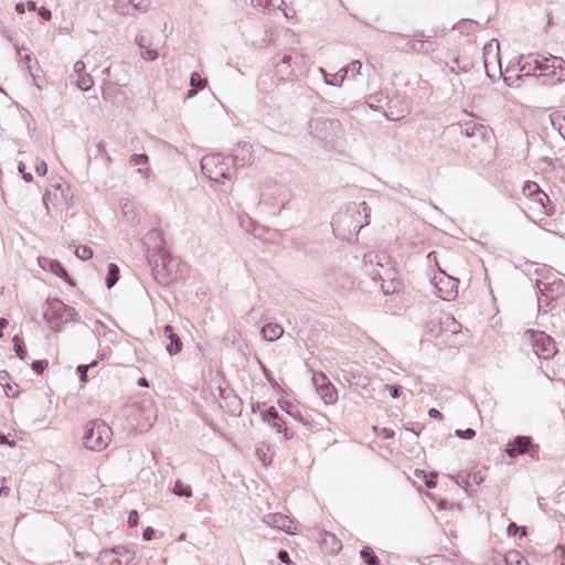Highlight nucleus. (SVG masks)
I'll return each mask as SVG.
<instances>
[{"label":"nucleus","instance_id":"f257e3e1","mask_svg":"<svg viewBox=\"0 0 565 565\" xmlns=\"http://www.w3.org/2000/svg\"><path fill=\"white\" fill-rule=\"evenodd\" d=\"M309 134L323 147L332 145L342 134L341 122L333 118H313L308 124Z\"/></svg>","mask_w":565,"mask_h":565},{"label":"nucleus","instance_id":"f03ea898","mask_svg":"<svg viewBox=\"0 0 565 565\" xmlns=\"http://www.w3.org/2000/svg\"><path fill=\"white\" fill-rule=\"evenodd\" d=\"M148 263L151 266L153 277L162 285H169L178 279L179 263L177 259L168 258L161 252H153L148 255Z\"/></svg>","mask_w":565,"mask_h":565},{"label":"nucleus","instance_id":"7ed1b4c3","mask_svg":"<svg viewBox=\"0 0 565 565\" xmlns=\"http://www.w3.org/2000/svg\"><path fill=\"white\" fill-rule=\"evenodd\" d=\"M533 57L534 71H540V76L548 77L551 84H556L565 81V61L559 56L548 55H534Z\"/></svg>","mask_w":565,"mask_h":565},{"label":"nucleus","instance_id":"20e7f679","mask_svg":"<svg viewBox=\"0 0 565 565\" xmlns=\"http://www.w3.org/2000/svg\"><path fill=\"white\" fill-rule=\"evenodd\" d=\"M111 434L110 427L103 420H92L86 425L83 444L92 451H100L110 443Z\"/></svg>","mask_w":565,"mask_h":565},{"label":"nucleus","instance_id":"39448f33","mask_svg":"<svg viewBox=\"0 0 565 565\" xmlns=\"http://www.w3.org/2000/svg\"><path fill=\"white\" fill-rule=\"evenodd\" d=\"M200 163L203 174L213 182L232 179L230 158L222 153L204 156Z\"/></svg>","mask_w":565,"mask_h":565},{"label":"nucleus","instance_id":"423d86ee","mask_svg":"<svg viewBox=\"0 0 565 565\" xmlns=\"http://www.w3.org/2000/svg\"><path fill=\"white\" fill-rule=\"evenodd\" d=\"M273 58L275 66L274 77L280 83L292 82L297 78L298 71L303 64V56L295 51L286 53L280 60Z\"/></svg>","mask_w":565,"mask_h":565},{"label":"nucleus","instance_id":"0eeeda50","mask_svg":"<svg viewBox=\"0 0 565 565\" xmlns=\"http://www.w3.org/2000/svg\"><path fill=\"white\" fill-rule=\"evenodd\" d=\"M76 315L73 307L63 303L58 299H54L49 302V309L44 312L43 317L53 331L61 332L65 323L75 320Z\"/></svg>","mask_w":565,"mask_h":565},{"label":"nucleus","instance_id":"6e6552de","mask_svg":"<svg viewBox=\"0 0 565 565\" xmlns=\"http://www.w3.org/2000/svg\"><path fill=\"white\" fill-rule=\"evenodd\" d=\"M526 333L531 334L533 350L540 359L553 358L556 353L555 341L542 331L527 330Z\"/></svg>","mask_w":565,"mask_h":565},{"label":"nucleus","instance_id":"1a4fd4ad","mask_svg":"<svg viewBox=\"0 0 565 565\" xmlns=\"http://www.w3.org/2000/svg\"><path fill=\"white\" fill-rule=\"evenodd\" d=\"M505 452L510 458H515L522 454H527L531 458H534L539 452V445L533 444L529 436H518L507 445Z\"/></svg>","mask_w":565,"mask_h":565},{"label":"nucleus","instance_id":"9d476101","mask_svg":"<svg viewBox=\"0 0 565 565\" xmlns=\"http://www.w3.org/2000/svg\"><path fill=\"white\" fill-rule=\"evenodd\" d=\"M231 160L234 170L252 164L254 160L253 146L247 141L237 142L233 149Z\"/></svg>","mask_w":565,"mask_h":565},{"label":"nucleus","instance_id":"9b49d317","mask_svg":"<svg viewBox=\"0 0 565 565\" xmlns=\"http://www.w3.org/2000/svg\"><path fill=\"white\" fill-rule=\"evenodd\" d=\"M409 113V106L402 96L390 97V104L385 106L383 115L393 121L403 119Z\"/></svg>","mask_w":565,"mask_h":565},{"label":"nucleus","instance_id":"f8f14e48","mask_svg":"<svg viewBox=\"0 0 565 565\" xmlns=\"http://www.w3.org/2000/svg\"><path fill=\"white\" fill-rule=\"evenodd\" d=\"M38 263L42 269L53 273L70 285L74 284L67 270L58 260L45 256H40L38 258Z\"/></svg>","mask_w":565,"mask_h":565},{"label":"nucleus","instance_id":"ddd939ff","mask_svg":"<svg viewBox=\"0 0 565 565\" xmlns=\"http://www.w3.org/2000/svg\"><path fill=\"white\" fill-rule=\"evenodd\" d=\"M361 68H362V64L360 61L356 60V61L351 62L349 65H347L345 67H343L340 71L343 74L340 75L339 82H328L327 81V71L322 67H320V73L323 75V79L327 85L341 87L345 77L351 76L352 78H354L358 74H360Z\"/></svg>","mask_w":565,"mask_h":565},{"label":"nucleus","instance_id":"4468645a","mask_svg":"<svg viewBox=\"0 0 565 565\" xmlns=\"http://www.w3.org/2000/svg\"><path fill=\"white\" fill-rule=\"evenodd\" d=\"M531 202L533 203V206L530 209L536 211L537 213L547 216L554 214V206L552 205L548 195L543 190L536 193Z\"/></svg>","mask_w":565,"mask_h":565},{"label":"nucleus","instance_id":"2eb2a0df","mask_svg":"<svg viewBox=\"0 0 565 565\" xmlns=\"http://www.w3.org/2000/svg\"><path fill=\"white\" fill-rule=\"evenodd\" d=\"M321 385H318L317 392L327 404H333L338 399V392L332 383L323 373H320Z\"/></svg>","mask_w":565,"mask_h":565},{"label":"nucleus","instance_id":"dca6fc26","mask_svg":"<svg viewBox=\"0 0 565 565\" xmlns=\"http://www.w3.org/2000/svg\"><path fill=\"white\" fill-rule=\"evenodd\" d=\"M265 522L278 530L289 532L292 521L282 513H269L265 516Z\"/></svg>","mask_w":565,"mask_h":565},{"label":"nucleus","instance_id":"f3484780","mask_svg":"<svg viewBox=\"0 0 565 565\" xmlns=\"http://www.w3.org/2000/svg\"><path fill=\"white\" fill-rule=\"evenodd\" d=\"M164 335L169 340V344L167 345V352L170 355H175L182 350V341L179 335L174 332L173 328L170 324H167L163 328Z\"/></svg>","mask_w":565,"mask_h":565},{"label":"nucleus","instance_id":"a211bd4d","mask_svg":"<svg viewBox=\"0 0 565 565\" xmlns=\"http://www.w3.org/2000/svg\"><path fill=\"white\" fill-rule=\"evenodd\" d=\"M387 103L390 104V97L382 92L371 94L366 99V104L373 110L381 111L382 114L384 113Z\"/></svg>","mask_w":565,"mask_h":565},{"label":"nucleus","instance_id":"6ab92c4d","mask_svg":"<svg viewBox=\"0 0 565 565\" xmlns=\"http://www.w3.org/2000/svg\"><path fill=\"white\" fill-rule=\"evenodd\" d=\"M260 333L266 341L271 342L282 335L284 329L279 324L267 323L262 328Z\"/></svg>","mask_w":565,"mask_h":565},{"label":"nucleus","instance_id":"aec40b11","mask_svg":"<svg viewBox=\"0 0 565 565\" xmlns=\"http://www.w3.org/2000/svg\"><path fill=\"white\" fill-rule=\"evenodd\" d=\"M107 550L118 556L122 565H129L135 558V553L125 545H117Z\"/></svg>","mask_w":565,"mask_h":565},{"label":"nucleus","instance_id":"412c9836","mask_svg":"<svg viewBox=\"0 0 565 565\" xmlns=\"http://www.w3.org/2000/svg\"><path fill=\"white\" fill-rule=\"evenodd\" d=\"M492 54V57L499 63V68L501 70L500 60H499V43L497 42V52L492 50V43L490 42L488 45L483 47V63L487 76L489 78H493L494 76L490 74L489 71V55ZM500 75L502 76V72L500 71Z\"/></svg>","mask_w":565,"mask_h":565},{"label":"nucleus","instance_id":"4be33fe9","mask_svg":"<svg viewBox=\"0 0 565 565\" xmlns=\"http://www.w3.org/2000/svg\"><path fill=\"white\" fill-rule=\"evenodd\" d=\"M535 286L537 288V303L539 308L543 306V303L547 305L550 299H553L554 297L550 295L548 292V284L544 282L543 280L537 279L535 282Z\"/></svg>","mask_w":565,"mask_h":565},{"label":"nucleus","instance_id":"5701e85b","mask_svg":"<svg viewBox=\"0 0 565 565\" xmlns=\"http://www.w3.org/2000/svg\"><path fill=\"white\" fill-rule=\"evenodd\" d=\"M322 544L330 553H338L341 547V541L332 533L324 532L322 535Z\"/></svg>","mask_w":565,"mask_h":565},{"label":"nucleus","instance_id":"b1692460","mask_svg":"<svg viewBox=\"0 0 565 565\" xmlns=\"http://www.w3.org/2000/svg\"><path fill=\"white\" fill-rule=\"evenodd\" d=\"M97 563L99 565H122L120 558L109 552L107 548H104L99 552L97 557Z\"/></svg>","mask_w":565,"mask_h":565},{"label":"nucleus","instance_id":"393cba45","mask_svg":"<svg viewBox=\"0 0 565 565\" xmlns=\"http://www.w3.org/2000/svg\"><path fill=\"white\" fill-rule=\"evenodd\" d=\"M113 7L119 15H129L134 12V0H115Z\"/></svg>","mask_w":565,"mask_h":565},{"label":"nucleus","instance_id":"a878e982","mask_svg":"<svg viewBox=\"0 0 565 565\" xmlns=\"http://www.w3.org/2000/svg\"><path fill=\"white\" fill-rule=\"evenodd\" d=\"M448 282H451V287L449 289L444 290L440 285L436 284V287L439 291V297L444 300H451L457 296V284L456 280H451L450 277L447 278Z\"/></svg>","mask_w":565,"mask_h":565},{"label":"nucleus","instance_id":"bb28decb","mask_svg":"<svg viewBox=\"0 0 565 565\" xmlns=\"http://www.w3.org/2000/svg\"><path fill=\"white\" fill-rule=\"evenodd\" d=\"M119 279V268L116 264L111 263L108 265V273L106 276V286L107 288L114 287Z\"/></svg>","mask_w":565,"mask_h":565},{"label":"nucleus","instance_id":"cd10ccee","mask_svg":"<svg viewBox=\"0 0 565 565\" xmlns=\"http://www.w3.org/2000/svg\"><path fill=\"white\" fill-rule=\"evenodd\" d=\"M507 565H527L526 559L518 551H509L504 556Z\"/></svg>","mask_w":565,"mask_h":565},{"label":"nucleus","instance_id":"c85d7f7f","mask_svg":"<svg viewBox=\"0 0 565 565\" xmlns=\"http://www.w3.org/2000/svg\"><path fill=\"white\" fill-rule=\"evenodd\" d=\"M172 492L173 494L178 495V497H183V498H190L192 495V489L190 486L188 484H184L182 481L178 480L175 483H174V487L172 489Z\"/></svg>","mask_w":565,"mask_h":565},{"label":"nucleus","instance_id":"c756f323","mask_svg":"<svg viewBox=\"0 0 565 565\" xmlns=\"http://www.w3.org/2000/svg\"><path fill=\"white\" fill-rule=\"evenodd\" d=\"M523 194L532 200L536 193L541 192V188L536 182L533 181H526L522 188Z\"/></svg>","mask_w":565,"mask_h":565},{"label":"nucleus","instance_id":"7c9ffc66","mask_svg":"<svg viewBox=\"0 0 565 565\" xmlns=\"http://www.w3.org/2000/svg\"><path fill=\"white\" fill-rule=\"evenodd\" d=\"M96 365H97V362L93 361L89 364H81V365L77 366L76 372H77V374L79 376V381L82 383H87L88 382V375H87L88 370L94 367V366H96Z\"/></svg>","mask_w":565,"mask_h":565},{"label":"nucleus","instance_id":"2f4dec72","mask_svg":"<svg viewBox=\"0 0 565 565\" xmlns=\"http://www.w3.org/2000/svg\"><path fill=\"white\" fill-rule=\"evenodd\" d=\"M94 85L93 77L89 74H83L78 76L77 87L81 90L87 92Z\"/></svg>","mask_w":565,"mask_h":565},{"label":"nucleus","instance_id":"473e14b6","mask_svg":"<svg viewBox=\"0 0 565 565\" xmlns=\"http://www.w3.org/2000/svg\"><path fill=\"white\" fill-rule=\"evenodd\" d=\"M407 46L411 51H414V52H417V53H423V54H428L429 53V49L426 46L425 42L422 41V40H414V41H409L407 43Z\"/></svg>","mask_w":565,"mask_h":565},{"label":"nucleus","instance_id":"72a5a7b5","mask_svg":"<svg viewBox=\"0 0 565 565\" xmlns=\"http://www.w3.org/2000/svg\"><path fill=\"white\" fill-rule=\"evenodd\" d=\"M12 341H13L14 352H15L17 356L21 360H24L26 358V349H25L23 342L21 341L20 337L14 335Z\"/></svg>","mask_w":565,"mask_h":565},{"label":"nucleus","instance_id":"f704fd0d","mask_svg":"<svg viewBox=\"0 0 565 565\" xmlns=\"http://www.w3.org/2000/svg\"><path fill=\"white\" fill-rule=\"evenodd\" d=\"M469 479L477 484H480L483 481L481 471H473L469 473L467 478H462L461 481L457 480V483L466 488L469 484Z\"/></svg>","mask_w":565,"mask_h":565},{"label":"nucleus","instance_id":"c9c22d12","mask_svg":"<svg viewBox=\"0 0 565 565\" xmlns=\"http://www.w3.org/2000/svg\"><path fill=\"white\" fill-rule=\"evenodd\" d=\"M553 126L558 130L559 135L565 139V110L562 115H557L552 119Z\"/></svg>","mask_w":565,"mask_h":565},{"label":"nucleus","instance_id":"e433bc0d","mask_svg":"<svg viewBox=\"0 0 565 565\" xmlns=\"http://www.w3.org/2000/svg\"><path fill=\"white\" fill-rule=\"evenodd\" d=\"M399 282L392 278L388 282L386 280H383L382 282V291L385 295H392L398 290Z\"/></svg>","mask_w":565,"mask_h":565},{"label":"nucleus","instance_id":"4c0bfd02","mask_svg":"<svg viewBox=\"0 0 565 565\" xmlns=\"http://www.w3.org/2000/svg\"><path fill=\"white\" fill-rule=\"evenodd\" d=\"M423 475L424 478H425V486L428 488V489H434L437 484V472L436 471H431L429 473V476H426L425 472L423 470H416V475Z\"/></svg>","mask_w":565,"mask_h":565},{"label":"nucleus","instance_id":"58836bf2","mask_svg":"<svg viewBox=\"0 0 565 565\" xmlns=\"http://www.w3.org/2000/svg\"><path fill=\"white\" fill-rule=\"evenodd\" d=\"M191 87L202 89L206 85V79L202 78L198 72H193L190 76Z\"/></svg>","mask_w":565,"mask_h":565},{"label":"nucleus","instance_id":"ea45409f","mask_svg":"<svg viewBox=\"0 0 565 565\" xmlns=\"http://www.w3.org/2000/svg\"><path fill=\"white\" fill-rule=\"evenodd\" d=\"M273 427L277 430V433H284L286 439H291L294 437L292 434H288V429L285 427V422L279 416L278 419L271 422Z\"/></svg>","mask_w":565,"mask_h":565},{"label":"nucleus","instance_id":"a19ab883","mask_svg":"<svg viewBox=\"0 0 565 565\" xmlns=\"http://www.w3.org/2000/svg\"><path fill=\"white\" fill-rule=\"evenodd\" d=\"M75 255L82 260H87L93 257V250L88 246H78L75 249Z\"/></svg>","mask_w":565,"mask_h":565},{"label":"nucleus","instance_id":"79ce46f5","mask_svg":"<svg viewBox=\"0 0 565 565\" xmlns=\"http://www.w3.org/2000/svg\"><path fill=\"white\" fill-rule=\"evenodd\" d=\"M527 60L520 68L521 72H523V74L521 75H516V78H523L524 76H529L531 75V72H535L533 68H534V62H533V57H530V55L527 56Z\"/></svg>","mask_w":565,"mask_h":565},{"label":"nucleus","instance_id":"37998d69","mask_svg":"<svg viewBox=\"0 0 565 565\" xmlns=\"http://www.w3.org/2000/svg\"><path fill=\"white\" fill-rule=\"evenodd\" d=\"M520 533L521 536L526 535V527L525 526H519L514 522H511L508 525V534L509 535H515Z\"/></svg>","mask_w":565,"mask_h":565},{"label":"nucleus","instance_id":"c03bdc74","mask_svg":"<svg viewBox=\"0 0 565 565\" xmlns=\"http://www.w3.org/2000/svg\"><path fill=\"white\" fill-rule=\"evenodd\" d=\"M95 156H103L106 160V163L109 164L111 162V157L106 152L105 145L103 142H97L95 146Z\"/></svg>","mask_w":565,"mask_h":565},{"label":"nucleus","instance_id":"a18cd8bd","mask_svg":"<svg viewBox=\"0 0 565 565\" xmlns=\"http://www.w3.org/2000/svg\"><path fill=\"white\" fill-rule=\"evenodd\" d=\"M267 448H265L264 445L257 446L255 449V454L258 457V459L267 465L270 462V459L267 458Z\"/></svg>","mask_w":565,"mask_h":565},{"label":"nucleus","instance_id":"49530a36","mask_svg":"<svg viewBox=\"0 0 565 565\" xmlns=\"http://www.w3.org/2000/svg\"><path fill=\"white\" fill-rule=\"evenodd\" d=\"M455 434L461 439H472L476 436V430L472 428L456 429Z\"/></svg>","mask_w":565,"mask_h":565},{"label":"nucleus","instance_id":"de8ad7c7","mask_svg":"<svg viewBox=\"0 0 565 565\" xmlns=\"http://www.w3.org/2000/svg\"><path fill=\"white\" fill-rule=\"evenodd\" d=\"M47 365H49V362L46 360H36V361H33L31 364L32 370L36 374H42L43 371L47 367Z\"/></svg>","mask_w":565,"mask_h":565},{"label":"nucleus","instance_id":"09e8293b","mask_svg":"<svg viewBox=\"0 0 565 565\" xmlns=\"http://www.w3.org/2000/svg\"><path fill=\"white\" fill-rule=\"evenodd\" d=\"M260 364V367L263 370V373H264V376L265 379L267 380V382L274 387V388H278L279 385L278 383L276 382V380L274 379L271 372L262 363L259 362Z\"/></svg>","mask_w":565,"mask_h":565},{"label":"nucleus","instance_id":"8fccbe9b","mask_svg":"<svg viewBox=\"0 0 565 565\" xmlns=\"http://www.w3.org/2000/svg\"><path fill=\"white\" fill-rule=\"evenodd\" d=\"M159 56V53L157 50H152V49H143L142 52H141V57L146 61H156Z\"/></svg>","mask_w":565,"mask_h":565},{"label":"nucleus","instance_id":"3c124183","mask_svg":"<svg viewBox=\"0 0 565 565\" xmlns=\"http://www.w3.org/2000/svg\"><path fill=\"white\" fill-rule=\"evenodd\" d=\"M148 160H149V158L145 153H140V154L135 153L130 157V163L134 166L146 164L148 162Z\"/></svg>","mask_w":565,"mask_h":565},{"label":"nucleus","instance_id":"603ef678","mask_svg":"<svg viewBox=\"0 0 565 565\" xmlns=\"http://www.w3.org/2000/svg\"><path fill=\"white\" fill-rule=\"evenodd\" d=\"M150 8L149 0H134V11L147 12Z\"/></svg>","mask_w":565,"mask_h":565},{"label":"nucleus","instance_id":"864d4df0","mask_svg":"<svg viewBox=\"0 0 565 565\" xmlns=\"http://www.w3.org/2000/svg\"><path fill=\"white\" fill-rule=\"evenodd\" d=\"M279 414L277 409L274 406H270L265 413H264V420L266 422H273L278 419Z\"/></svg>","mask_w":565,"mask_h":565},{"label":"nucleus","instance_id":"5fc2aeb1","mask_svg":"<svg viewBox=\"0 0 565 565\" xmlns=\"http://www.w3.org/2000/svg\"><path fill=\"white\" fill-rule=\"evenodd\" d=\"M385 390L390 393L392 398H398L401 396L402 387L399 385L386 384Z\"/></svg>","mask_w":565,"mask_h":565},{"label":"nucleus","instance_id":"6e6d98bb","mask_svg":"<svg viewBox=\"0 0 565 565\" xmlns=\"http://www.w3.org/2000/svg\"><path fill=\"white\" fill-rule=\"evenodd\" d=\"M18 170L22 174V178H23V180L25 182H31L32 181L33 177H32V174L30 172L25 171V164L22 161L19 162Z\"/></svg>","mask_w":565,"mask_h":565},{"label":"nucleus","instance_id":"4d7b16f0","mask_svg":"<svg viewBox=\"0 0 565 565\" xmlns=\"http://www.w3.org/2000/svg\"><path fill=\"white\" fill-rule=\"evenodd\" d=\"M277 557L281 563H285L286 565H294L286 550H279Z\"/></svg>","mask_w":565,"mask_h":565},{"label":"nucleus","instance_id":"13d9d810","mask_svg":"<svg viewBox=\"0 0 565 565\" xmlns=\"http://www.w3.org/2000/svg\"><path fill=\"white\" fill-rule=\"evenodd\" d=\"M135 43L141 49H147L149 47L150 45V42L147 40V38L142 34H138L136 38H135Z\"/></svg>","mask_w":565,"mask_h":565},{"label":"nucleus","instance_id":"bf43d9fd","mask_svg":"<svg viewBox=\"0 0 565 565\" xmlns=\"http://www.w3.org/2000/svg\"><path fill=\"white\" fill-rule=\"evenodd\" d=\"M250 3L254 8H262L263 10H270V1L269 0H250Z\"/></svg>","mask_w":565,"mask_h":565},{"label":"nucleus","instance_id":"052dcab7","mask_svg":"<svg viewBox=\"0 0 565 565\" xmlns=\"http://www.w3.org/2000/svg\"><path fill=\"white\" fill-rule=\"evenodd\" d=\"M138 521H139V514L136 510H132L129 512V515H128V524L129 526L131 527H135L138 525Z\"/></svg>","mask_w":565,"mask_h":565},{"label":"nucleus","instance_id":"680f3d73","mask_svg":"<svg viewBox=\"0 0 565 565\" xmlns=\"http://www.w3.org/2000/svg\"><path fill=\"white\" fill-rule=\"evenodd\" d=\"M35 171L39 175H45L47 172V164L45 161L41 160L35 164Z\"/></svg>","mask_w":565,"mask_h":565},{"label":"nucleus","instance_id":"e2e57ef3","mask_svg":"<svg viewBox=\"0 0 565 565\" xmlns=\"http://www.w3.org/2000/svg\"><path fill=\"white\" fill-rule=\"evenodd\" d=\"M142 536L145 541H151L154 536V530L148 526L147 529L143 530Z\"/></svg>","mask_w":565,"mask_h":565},{"label":"nucleus","instance_id":"0e129e2a","mask_svg":"<svg viewBox=\"0 0 565 565\" xmlns=\"http://www.w3.org/2000/svg\"><path fill=\"white\" fill-rule=\"evenodd\" d=\"M39 14L45 21H50L52 17L51 11L44 7L40 9Z\"/></svg>","mask_w":565,"mask_h":565},{"label":"nucleus","instance_id":"69168bd1","mask_svg":"<svg viewBox=\"0 0 565 565\" xmlns=\"http://www.w3.org/2000/svg\"><path fill=\"white\" fill-rule=\"evenodd\" d=\"M428 415H429V417H431L434 419H438V420H441L444 418V415L436 408H430L428 411Z\"/></svg>","mask_w":565,"mask_h":565},{"label":"nucleus","instance_id":"338daca9","mask_svg":"<svg viewBox=\"0 0 565 565\" xmlns=\"http://www.w3.org/2000/svg\"><path fill=\"white\" fill-rule=\"evenodd\" d=\"M146 239H147V242H149V241H157V239H158V241H160V242H162V241H161V237H160V233H159V232H157V231H151V232H149V233L147 234V236H146Z\"/></svg>","mask_w":565,"mask_h":565},{"label":"nucleus","instance_id":"774afa93","mask_svg":"<svg viewBox=\"0 0 565 565\" xmlns=\"http://www.w3.org/2000/svg\"><path fill=\"white\" fill-rule=\"evenodd\" d=\"M85 70V64L84 62L82 61H77L75 64H74V71L75 73L79 76V75H83L82 73L84 72Z\"/></svg>","mask_w":565,"mask_h":565}]
</instances>
